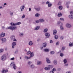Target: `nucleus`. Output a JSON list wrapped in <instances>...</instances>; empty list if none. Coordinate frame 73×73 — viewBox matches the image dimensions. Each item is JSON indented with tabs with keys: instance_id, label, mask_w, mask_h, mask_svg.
I'll use <instances>...</instances> for the list:
<instances>
[{
	"instance_id": "12",
	"label": "nucleus",
	"mask_w": 73,
	"mask_h": 73,
	"mask_svg": "<svg viewBox=\"0 0 73 73\" xmlns=\"http://www.w3.org/2000/svg\"><path fill=\"white\" fill-rule=\"evenodd\" d=\"M45 36H46V37H47V38H49V36H50V34L49 33H46L45 34Z\"/></svg>"
},
{
	"instance_id": "15",
	"label": "nucleus",
	"mask_w": 73,
	"mask_h": 73,
	"mask_svg": "<svg viewBox=\"0 0 73 73\" xmlns=\"http://www.w3.org/2000/svg\"><path fill=\"white\" fill-rule=\"evenodd\" d=\"M46 61L47 62L48 64H49L50 63V60L49 59V58H46Z\"/></svg>"
},
{
	"instance_id": "62",
	"label": "nucleus",
	"mask_w": 73,
	"mask_h": 73,
	"mask_svg": "<svg viewBox=\"0 0 73 73\" xmlns=\"http://www.w3.org/2000/svg\"><path fill=\"white\" fill-rule=\"evenodd\" d=\"M18 73H22V72L21 71H19L18 72Z\"/></svg>"
},
{
	"instance_id": "47",
	"label": "nucleus",
	"mask_w": 73,
	"mask_h": 73,
	"mask_svg": "<svg viewBox=\"0 0 73 73\" xmlns=\"http://www.w3.org/2000/svg\"><path fill=\"white\" fill-rule=\"evenodd\" d=\"M60 20H62V21H64V19L63 18H60Z\"/></svg>"
},
{
	"instance_id": "40",
	"label": "nucleus",
	"mask_w": 73,
	"mask_h": 73,
	"mask_svg": "<svg viewBox=\"0 0 73 73\" xmlns=\"http://www.w3.org/2000/svg\"><path fill=\"white\" fill-rule=\"evenodd\" d=\"M24 35V34L23 33H20L19 34V36H20L21 37H22V36H23Z\"/></svg>"
},
{
	"instance_id": "51",
	"label": "nucleus",
	"mask_w": 73,
	"mask_h": 73,
	"mask_svg": "<svg viewBox=\"0 0 73 73\" xmlns=\"http://www.w3.org/2000/svg\"><path fill=\"white\" fill-rule=\"evenodd\" d=\"M50 43L51 44L53 43V41H52V40H50Z\"/></svg>"
},
{
	"instance_id": "49",
	"label": "nucleus",
	"mask_w": 73,
	"mask_h": 73,
	"mask_svg": "<svg viewBox=\"0 0 73 73\" xmlns=\"http://www.w3.org/2000/svg\"><path fill=\"white\" fill-rule=\"evenodd\" d=\"M70 14L71 15H73V11H70Z\"/></svg>"
},
{
	"instance_id": "19",
	"label": "nucleus",
	"mask_w": 73,
	"mask_h": 73,
	"mask_svg": "<svg viewBox=\"0 0 73 73\" xmlns=\"http://www.w3.org/2000/svg\"><path fill=\"white\" fill-rule=\"evenodd\" d=\"M40 9L41 8L40 7H37L35 8V10L37 11H40Z\"/></svg>"
},
{
	"instance_id": "57",
	"label": "nucleus",
	"mask_w": 73,
	"mask_h": 73,
	"mask_svg": "<svg viewBox=\"0 0 73 73\" xmlns=\"http://www.w3.org/2000/svg\"><path fill=\"white\" fill-rule=\"evenodd\" d=\"M46 4H49V2L48 1H47L46 2Z\"/></svg>"
},
{
	"instance_id": "9",
	"label": "nucleus",
	"mask_w": 73,
	"mask_h": 73,
	"mask_svg": "<svg viewBox=\"0 0 73 73\" xmlns=\"http://www.w3.org/2000/svg\"><path fill=\"white\" fill-rule=\"evenodd\" d=\"M66 27H67V28H71V27H72V26L69 23H67L66 24Z\"/></svg>"
},
{
	"instance_id": "63",
	"label": "nucleus",
	"mask_w": 73,
	"mask_h": 73,
	"mask_svg": "<svg viewBox=\"0 0 73 73\" xmlns=\"http://www.w3.org/2000/svg\"><path fill=\"white\" fill-rule=\"evenodd\" d=\"M58 70L59 71H60V70H61V68H58Z\"/></svg>"
},
{
	"instance_id": "13",
	"label": "nucleus",
	"mask_w": 73,
	"mask_h": 73,
	"mask_svg": "<svg viewBox=\"0 0 73 73\" xmlns=\"http://www.w3.org/2000/svg\"><path fill=\"white\" fill-rule=\"evenodd\" d=\"M8 72V70H3L2 71V73H5Z\"/></svg>"
},
{
	"instance_id": "4",
	"label": "nucleus",
	"mask_w": 73,
	"mask_h": 73,
	"mask_svg": "<svg viewBox=\"0 0 73 73\" xmlns=\"http://www.w3.org/2000/svg\"><path fill=\"white\" fill-rule=\"evenodd\" d=\"M21 23L20 22H19L17 23H16L15 24L14 23H10V24L11 26H16V25H18L21 24Z\"/></svg>"
},
{
	"instance_id": "59",
	"label": "nucleus",
	"mask_w": 73,
	"mask_h": 73,
	"mask_svg": "<svg viewBox=\"0 0 73 73\" xmlns=\"http://www.w3.org/2000/svg\"><path fill=\"white\" fill-rule=\"evenodd\" d=\"M60 38L61 39V40H63V38H64V37H63V36H62Z\"/></svg>"
},
{
	"instance_id": "27",
	"label": "nucleus",
	"mask_w": 73,
	"mask_h": 73,
	"mask_svg": "<svg viewBox=\"0 0 73 73\" xmlns=\"http://www.w3.org/2000/svg\"><path fill=\"white\" fill-rule=\"evenodd\" d=\"M39 21L40 22H41V23L44 22V19H39Z\"/></svg>"
},
{
	"instance_id": "44",
	"label": "nucleus",
	"mask_w": 73,
	"mask_h": 73,
	"mask_svg": "<svg viewBox=\"0 0 73 73\" xmlns=\"http://www.w3.org/2000/svg\"><path fill=\"white\" fill-rule=\"evenodd\" d=\"M61 4V2L60 1H59L58 3V5H60Z\"/></svg>"
},
{
	"instance_id": "45",
	"label": "nucleus",
	"mask_w": 73,
	"mask_h": 73,
	"mask_svg": "<svg viewBox=\"0 0 73 73\" xmlns=\"http://www.w3.org/2000/svg\"><path fill=\"white\" fill-rule=\"evenodd\" d=\"M4 51V49H1L0 50V52L1 53V52H3Z\"/></svg>"
},
{
	"instance_id": "18",
	"label": "nucleus",
	"mask_w": 73,
	"mask_h": 73,
	"mask_svg": "<svg viewBox=\"0 0 73 73\" xmlns=\"http://www.w3.org/2000/svg\"><path fill=\"white\" fill-rule=\"evenodd\" d=\"M1 40L3 42H4L6 41V39L5 38H2L1 39Z\"/></svg>"
},
{
	"instance_id": "34",
	"label": "nucleus",
	"mask_w": 73,
	"mask_h": 73,
	"mask_svg": "<svg viewBox=\"0 0 73 73\" xmlns=\"http://www.w3.org/2000/svg\"><path fill=\"white\" fill-rule=\"evenodd\" d=\"M64 64H65L67 62V60L66 59H64Z\"/></svg>"
},
{
	"instance_id": "25",
	"label": "nucleus",
	"mask_w": 73,
	"mask_h": 73,
	"mask_svg": "<svg viewBox=\"0 0 73 73\" xmlns=\"http://www.w3.org/2000/svg\"><path fill=\"white\" fill-rule=\"evenodd\" d=\"M62 15V14H61V13H58V14L57 15V16H58V17H60V16H61Z\"/></svg>"
},
{
	"instance_id": "46",
	"label": "nucleus",
	"mask_w": 73,
	"mask_h": 73,
	"mask_svg": "<svg viewBox=\"0 0 73 73\" xmlns=\"http://www.w3.org/2000/svg\"><path fill=\"white\" fill-rule=\"evenodd\" d=\"M59 43L60 42H57L56 43V45H59Z\"/></svg>"
},
{
	"instance_id": "61",
	"label": "nucleus",
	"mask_w": 73,
	"mask_h": 73,
	"mask_svg": "<svg viewBox=\"0 0 73 73\" xmlns=\"http://www.w3.org/2000/svg\"><path fill=\"white\" fill-rule=\"evenodd\" d=\"M65 66H68V64H66Z\"/></svg>"
},
{
	"instance_id": "7",
	"label": "nucleus",
	"mask_w": 73,
	"mask_h": 73,
	"mask_svg": "<svg viewBox=\"0 0 73 73\" xmlns=\"http://www.w3.org/2000/svg\"><path fill=\"white\" fill-rule=\"evenodd\" d=\"M11 38L12 40H13L14 41H17V40H16V39L15 38V36L14 35L11 36Z\"/></svg>"
},
{
	"instance_id": "38",
	"label": "nucleus",
	"mask_w": 73,
	"mask_h": 73,
	"mask_svg": "<svg viewBox=\"0 0 73 73\" xmlns=\"http://www.w3.org/2000/svg\"><path fill=\"white\" fill-rule=\"evenodd\" d=\"M50 53L51 54H53L54 53V51H51L50 52Z\"/></svg>"
},
{
	"instance_id": "5",
	"label": "nucleus",
	"mask_w": 73,
	"mask_h": 73,
	"mask_svg": "<svg viewBox=\"0 0 73 73\" xmlns=\"http://www.w3.org/2000/svg\"><path fill=\"white\" fill-rule=\"evenodd\" d=\"M48 67H45L44 68L45 70H50V68H52L53 66L52 65H49L48 66Z\"/></svg>"
},
{
	"instance_id": "22",
	"label": "nucleus",
	"mask_w": 73,
	"mask_h": 73,
	"mask_svg": "<svg viewBox=\"0 0 73 73\" xmlns=\"http://www.w3.org/2000/svg\"><path fill=\"white\" fill-rule=\"evenodd\" d=\"M29 45L30 46L32 45H33V42H32V41H30L29 42Z\"/></svg>"
},
{
	"instance_id": "6",
	"label": "nucleus",
	"mask_w": 73,
	"mask_h": 73,
	"mask_svg": "<svg viewBox=\"0 0 73 73\" xmlns=\"http://www.w3.org/2000/svg\"><path fill=\"white\" fill-rule=\"evenodd\" d=\"M11 66H13V68H14L15 70L16 69V65L15 64V62H13L11 63V64L10 65Z\"/></svg>"
},
{
	"instance_id": "26",
	"label": "nucleus",
	"mask_w": 73,
	"mask_h": 73,
	"mask_svg": "<svg viewBox=\"0 0 73 73\" xmlns=\"http://www.w3.org/2000/svg\"><path fill=\"white\" fill-rule=\"evenodd\" d=\"M58 24L59 25H62V23L60 22H58Z\"/></svg>"
},
{
	"instance_id": "53",
	"label": "nucleus",
	"mask_w": 73,
	"mask_h": 73,
	"mask_svg": "<svg viewBox=\"0 0 73 73\" xmlns=\"http://www.w3.org/2000/svg\"><path fill=\"white\" fill-rule=\"evenodd\" d=\"M70 4V2H67L66 3V5H68V4Z\"/></svg>"
},
{
	"instance_id": "42",
	"label": "nucleus",
	"mask_w": 73,
	"mask_h": 73,
	"mask_svg": "<svg viewBox=\"0 0 73 73\" xmlns=\"http://www.w3.org/2000/svg\"><path fill=\"white\" fill-rule=\"evenodd\" d=\"M32 64V62L31 61H29L28 62V64L29 65H31V64Z\"/></svg>"
},
{
	"instance_id": "39",
	"label": "nucleus",
	"mask_w": 73,
	"mask_h": 73,
	"mask_svg": "<svg viewBox=\"0 0 73 73\" xmlns=\"http://www.w3.org/2000/svg\"><path fill=\"white\" fill-rule=\"evenodd\" d=\"M65 47L63 46L62 47L61 50H65Z\"/></svg>"
},
{
	"instance_id": "32",
	"label": "nucleus",
	"mask_w": 73,
	"mask_h": 73,
	"mask_svg": "<svg viewBox=\"0 0 73 73\" xmlns=\"http://www.w3.org/2000/svg\"><path fill=\"white\" fill-rule=\"evenodd\" d=\"M60 29L61 31H63L64 30V27L62 26H60Z\"/></svg>"
},
{
	"instance_id": "29",
	"label": "nucleus",
	"mask_w": 73,
	"mask_h": 73,
	"mask_svg": "<svg viewBox=\"0 0 73 73\" xmlns=\"http://www.w3.org/2000/svg\"><path fill=\"white\" fill-rule=\"evenodd\" d=\"M58 8L60 10H62V6H60L58 7Z\"/></svg>"
},
{
	"instance_id": "17",
	"label": "nucleus",
	"mask_w": 73,
	"mask_h": 73,
	"mask_svg": "<svg viewBox=\"0 0 73 73\" xmlns=\"http://www.w3.org/2000/svg\"><path fill=\"white\" fill-rule=\"evenodd\" d=\"M44 51L45 52H49V49L46 48L44 50Z\"/></svg>"
},
{
	"instance_id": "58",
	"label": "nucleus",
	"mask_w": 73,
	"mask_h": 73,
	"mask_svg": "<svg viewBox=\"0 0 73 73\" xmlns=\"http://www.w3.org/2000/svg\"><path fill=\"white\" fill-rule=\"evenodd\" d=\"M40 38H38V39H37V41L38 42H39V41H40Z\"/></svg>"
},
{
	"instance_id": "48",
	"label": "nucleus",
	"mask_w": 73,
	"mask_h": 73,
	"mask_svg": "<svg viewBox=\"0 0 73 73\" xmlns=\"http://www.w3.org/2000/svg\"><path fill=\"white\" fill-rule=\"evenodd\" d=\"M18 53V50H16L15 51V54H17Z\"/></svg>"
},
{
	"instance_id": "8",
	"label": "nucleus",
	"mask_w": 73,
	"mask_h": 73,
	"mask_svg": "<svg viewBox=\"0 0 73 73\" xmlns=\"http://www.w3.org/2000/svg\"><path fill=\"white\" fill-rule=\"evenodd\" d=\"M16 43L15 42H14L12 43V45L13 49H14V48H15V46H16Z\"/></svg>"
},
{
	"instance_id": "56",
	"label": "nucleus",
	"mask_w": 73,
	"mask_h": 73,
	"mask_svg": "<svg viewBox=\"0 0 73 73\" xmlns=\"http://www.w3.org/2000/svg\"><path fill=\"white\" fill-rule=\"evenodd\" d=\"M13 12L11 13L10 15L11 16H13Z\"/></svg>"
},
{
	"instance_id": "11",
	"label": "nucleus",
	"mask_w": 73,
	"mask_h": 73,
	"mask_svg": "<svg viewBox=\"0 0 73 73\" xmlns=\"http://www.w3.org/2000/svg\"><path fill=\"white\" fill-rule=\"evenodd\" d=\"M40 26H37L34 29V30L35 31H37L40 29Z\"/></svg>"
},
{
	"instance_id": "54",
	"label": "nucleus",
	"mask_w": 73,
	"mask_h": 73,
	"mask_svg": "<svg viewBox=\"0 0 73 73\" xmlns=\"http://www.w3.org/2000/svg\"><path fill=\"white\" fill-rule=\"evenodd\" d=\"M10 60H15V58L13 57L11 58Z\"/></svg>"
},
{
	"instance_id": "64",
	"label": "nucleus",
	"mask_w": 73,
	"mask_h": 73,
	"mask_svg": "<svg viewBox=\"0 0 73 73\" xmlns=\"http://www.w3.org/2000/svg\"><path fill=\"white\" fill-rule=\"evenodd\" d=\"M24 51H25V52H27V49H24Z\"/></svg>"
},
{
	"instance_id": "33",
	"label": "nucleus",
	"mask_w": 73,
	"mask_h": 73,
	"mask_svg": "<svg viewBox=\"0 0 73 73\" xmlns=\"http://www.w3.org/2000/svg\"><path fill=\"white\" fill-rule=\"evenodd\" d=\"M35 16L36 17H39L40 16V14L36 13L35 14Z\"/></svg>"
},
{
	"instance_id": "60",
	"label": "nucleus",
	"mask_w": 73,
	"mask_h": 73,
	"mask_svg": "<svg viewBox=\"0 0 73 73\" xmlns=\"http://www.w3.org/2000/svg\"><path fill=\"white\" fill-rule=\"evenodd\" d=\"M50 73H54V72L53 71H51L50 72Z\"/></svg>"
},
{
	"instance_id": "55",
	"label": "nucleus",
	"mask_w": 73,
	"mask_h": 73,
	"mask_svg": "<svg viewBox=\"0 0 73 73\" xmlns=\"http://www.w3.org/2000/svg\"><path fill=\"white\" fill-rule=\"evenodd\" d=\"M36 23H39V22H40V21H39H39L37 20V21H36Z\"/></svg>"
},
{
	"instance_id": "28",
	"label": "nucleus",
	"mask_w": 73,
	"mask_h": 73,
	"mask_svg": "<svg viewBox=\"0 0 73 73\" xmlns=\"http://www.w3.org/2000/svg\"><path fill=\"white\" fill-rule=\"evenodd\" d=\"M73 43L72 42V43L70 42L69 44V46H70V47L73 46Z\"/></svg>"
},
{
	"instance_id": "24",
	"label": "nucleus",
	"mask_w": 73,
	"mask_h": 73,
	"mask_svg": "<svg viewBox=\"0 0 73 73\" xmlns=\"http://www.w3.org/2000/svg\"><path fill=\"white\" fill-rule=\"evenodd\" d=\"M53 62L54 64V65H57V60H55L53 61Z\"/></svg>"
},
{
	"instance_id": "30",
	"label": "nucleus",
	"mask_w": 73,
	"mask_h": 73,
	"mask_svg": "<svg viewBox=\"0 0 73 73\" xmlns=\"http://www.w3.org/2000/svg\"><path fill=\"white\" fill-rule=\"evenodd\" d=\"M58 36L57 35H55L54 36V38L55 39H56L57 40V39H58Z\"/></svg>"
},
{
	"instance_id": "23",
	"label": "nucleus",
	"mask_w": 73,
	"mask_h": 73,
	"mask_svg": "<svg viewBox=\"0 0 73 73\" xmlns=\"http://www.w3.org/2000/svg\"><path fill=\"white\" fill-rule=\"evenodd\" d=\"M46 46V43H45L43 44V46L44 47V48H45Z\"/></svg>"
},
{
	"instance_id": "43",
	"label": "nucleus",
	"mask_w": 73,
	"mask_h": 73,
	"mask_svg": "<svg viewBox=\"0 0 73 73\" xmlns=\"http://www.w3.org/2000/svg\"><path fill=\"white\" fill-rule=\"evenodd\" d=\"M60 56L61 57H63L64 56V54L62 53H61L60 54Z\"/></svg>"
},
{
	"instance_id": "10",
	"label": "nucleus",
	"mask_w": 73,
	"mask_h": 73,
	"mask_svg": "<svg viewBox=\"0 0 73 73\" xmlns=\"http://www.w3.org/2000/svg\"><path fill=\"white\" fill-rule=\"evenodd\" d=\"M37 64L38 65H41L42 64V62L41 61H37Z\"/></svg>"
},
{
	"instance_id": "2",
	"label": "nucleus",
	"mask_w": 73,
	"mask_h": 73,
	"mask_svg": "<svg viewBox=\"0 0 73 73\" xmlns=\"http://www.w3.org/2000/svg\"><path fill=\"white\" fill-rule=\"evenodd\" d=\"M34 55L33 54V52H31V54L30 55V57H28L27 56H25V58L26 59H30V58H31L32 57H33Z\"/></svg>"
},
{
	"instance_id": "41",
	"label": "nucleus",
	"mask_w": 73,
	"mask_h": 73,
	"mask_svg": "<svg viewBox=\"0 0 73 73\" xmlns=\"http://www.w3.org/2000/svg\"><path fill=\"white\" fill-rule=\"evenodd\" d=\"M31 68H35V66H34V65L32 64L31 65Z\"/></svg>"
},
{
	"instance_id": "35",
	"label": "nucleus",
	"mask_w": 73,
	"mask_h": 73,
	"mask_svg": "<svg viewBox=\"0 0 73 73\" xmlns=\"http://www.w3.org/2000/svg\"><path fill=\"white\" fill-rule=\"evenodd\" d=\"M69 17L70 19H73V15H69Z\"/></svg>"
},
{
	"instance_id": "3",
	"label": "nucleus",
	"mask_w": 73,
	"mask_h": 73,
	"mask_svg": "<svg viewBox=\"0 0 73 73\" xmlns=\"http://www.w3.org/2000/svg\"><path fill=\"white\" fill-rule=\"evenodd\" d=\"M7 59V55L5 54H4L1 57V60H2V61H5Z\"/></svg>"
},
{
	"instance_id": "1",
	"label": "nucleus",
	"mask_w": 73,
	"mask_h": 73,
	"mask_svg": "<svg viewBox=\"0 0 73 73\" xmlns=\"http://www.w3.org/2000/svg\"><path fill=\"white\" fill-rule=\"evenodd\" d=\"M6 29H11L12 30V31H13V30L16 29H17V27H13L12 26H10L7 27V28H6Z\"/></svg>"
},
{
	"instance_id": "50",
	"label": "nucleus",
	"mask_w": 73,
	"mask_h": 73,
	"mask_svg": "<svg viewBox=\"0 0 73 73\" xmlns=\"http://www.w3.org/2000/svg\"><path fill=\"white\" fill-rule=\"evenodd\" d=\"M7 5V3H5L4 4V5L3 6V7H5V5Z\"/></svg>"
},
{
	"instance_id": "16",
	"label": "nucleus",
	"mask_w": 73,
	"mask_h": 73,
	"mask_svg": "<svg viewBox=\"0 0 73 73\" xmlns=\"http://www.w3.org/2000/svg\"><path fill=\"white\" fill-rule=\"evenodd\" d=\"M5 36V34L4 33H2L1 35L0 38H1V37H4Z\"/></svg>"
},
{
	"instance_id": "52",
	"label": "nucleus",
	"mask_w": 73,
	"mask_h": 73,
	"mask_svg": "<svg viewBox=\"0 0 73 73\" xmlns=\"http://www.w3.org/2000/svg\"><path fill=\"white\" fill-rule=\"evenodd\" d=\"M52 70L54 72H55L56 70V69L55 68H53L52 69Z\"/></svg>"
},
{
	"instance_id": "37",
	"label": "nucleus",
	"mask_w": 73,
	"mask_h": 73,
	"mask_svg": "<svg viewBox=\"0 0 73 73\" xmlns=\"http://www.w3.org/2000/svg\"><path fill=\"white\" fill-rule=\"evenodd\" d=\"M52 5V4L51 3H49L48 4V7H50Z\"/></svg>"
},
{
	"instance_id": "36",
	"label": "nucleus",
	"mask_w": 73,
	"mask_h": 73,
	"mask_svg": "<svg viewBox=\"0 0 73 73\" xmlns=\"http://www.w3.org/2000/svg\"><path fill=\"white\" fill-rule=\"evenodd\" d=\"M25 17V15L23 14V15L22 16L21 18L22 19H24Z\"/></svg>"
},
{
	"instance_id": "31",
	"label": "nucleus",
	"mask_w": 73,
	"mask_h": 73,
	"mask_svg": "<svg viewBox=\"0 0 73 73\" xmlns=\"http://www.w3.org/2000/svg\"><path fill=\"white\" fill-rule=\"evenodd\" d=\"M31 51H29L27 53V55H29V54H31Z\"/></svg>"
},
{
	"instance_id": "14",
	"label": "nucleus",
	"mask_w": 73,
	"mask_h": 73,
	"mask_svg": "<svg viewBox=\"0 0 73 73\" xmlns=\"http://www.w3.org/2000/svg\"><path fill=\"white\" fill-rule=\"evenodd\" d=\"M25 8V6L23 5L21 7V11L22 12L24 10V9Z\"/></svg>"
},
{
	"instance_id": "20",
	"label": "nucleus",
	"mask_w": 73,
	"mask_h": 73,
	"mask_svg": "<svg viewBox=\"0 0 73 73\" xmlns=\"http://www.w3.org/2000/svg\"><path fill=\"white\" fill-rule=\"evenodd\" d=\"M48 29H45L44 30L43 32H44V33H46V32H48Z\"/></svg>"
},
{
	"instance_id": "21",
	"label": "nucleus",
	"mask_w": 73,
	"mask_h": 73,
	"mask_svg": "<svg viewBox=\"0 0 73 73\" xmlns=\"http://www.w3.org/2000/svg\"><path fill=\"white\" fill-rule=\"evenodd\" d=\"M57 33V31L56 30H54L53 31V35H56Z\"/></svg>"
}]
</instances>
